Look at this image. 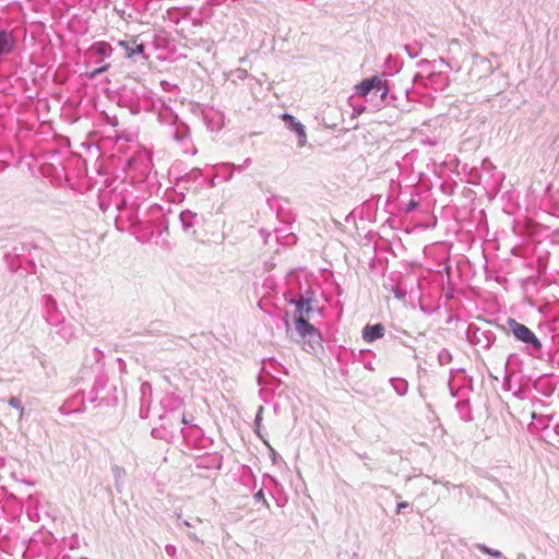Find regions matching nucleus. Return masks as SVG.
Returning a JSON list of instances; mask_svg holds the SVG:
<instances>
[{
	"instance_id": "f257e3e1",
	"label": "nucleus",
	"mask_w": 559,
	"mask_h": 559,
	"mask_svg": "<svg viewBox=\"0 0 559 559\" xmlns=\"http://www.w3.org/2000/svg\"><path fill=\"white\" fill-rule=\"evenodd\" d=\"M290 304L296 306L295 331L299 336L298 342L302 343L307 352H314L321 347V334L312 324L308 322L310 313L313 312L312 299L301 296L298 299H292Z\"/></svg>"
},
{
	"instance_id": "f03ea898",
	"label": "nucleus",
	"mask_w": 559,
	"mask_h": 559,
	"mask_svg": "<svg viewBox=\"0 0 559 559\" xmlns=\"http://www.w3.org/2000/svg\"><path fill=\"white\" fill-rule=\"evenodd\" d=\"M160 427L152 430V436L157 439L175 442L179 438L189 439L190 432L197 430L195 426H188L182 413L169 412L160 416Z\"/></svg>"
},
{
	"instance_id": "7ed1b4c3",
	"label": "nucleus",
	"mask_w": 559,
	"mask_h": 559,
	"mask_svg": "<svg viewBox=\"0 0 559 559\" xmlns=\"http://www.w3.org/2000/svg\"><path fill=\"white\" fill-rule=\"evenodd\" d=\"M43 318L45 321L55 328H58L57 333L66 341L75 337V326L66 323V317L59 310L56 299L51 295L43 297Z\"/></svg>"
},
{
	"instance_id": "20e7f679",
	"label": "nucleus",
	"mask_w": 559,
	"mask_h": 559,
	"mask_svg": "<svg viewBox=\"0 0 559 559\" xmlns=\"http://www.w3.org/2000/svg\"><path fill=\"white\" fill-rule=\"evenodd\" d=\"M356 94L360 97H365L367 102H373L374 108L379 109L388 104V82L380 76H371L356 85Z\"/></svg>"
},
{
	"instance_id": "39448f33",
	"label": "nucleus",
	"mask_w": 559,
	"mask_h": 559,
	"mask_svg": "<svg viewBox=\"0 0 559 559\" xmlns=\"http://www.w3.org/2000/svg\"><path fill=\"white\" fill-rule=\"evenodd\" d=\"M507 326L515 340L524 344V350L530 356L544 359L542 342L531 329L518 322L515 319H508Z\"/></svg>"
},
{
	"instance_id": "423d86ee",
	"label": "nucleus",
	"mask_w": 559,
	"mask_h": 559,
	"mask_svg": "<svg viewBox=\"0 0 559 559\" xmlns=\"http://www.w3.org/2000/svg\"><path fill=\"white\" fill-rule=\"evenodd\" d=\"M117 209L120 212V218L126 217L132 227H141L142 221L138 216L139 205L136 203L128 204L126 200H122Z\"/></svg>"
},
{
	"instance_id": "0eeeda50",
	"label": "nucleus",
	"mask_w": 559,
	"mask_h": 559,
	"mask_svg": "<svg viewBox=\"0 0 559 559\" xmlns=\"http://www.w3.org/2000/svg\"><path fill=\"white\" fill-rule=\"evenodd\" d=\"M15 46V37L8 29H0V60L12 53Z\"/></svg>"
},
{
	"instance_id": "6e6552de",
	"label": "nucleus",
	"mask_w": 559,
	"mask_h": 559,
	"mask_svg": "<svg viewBox=\"0 0 559 559\" xmlns=\"http://www.w3.org/2000/svg\"><path fill=\"white\" fill-rule=\"evenodd\" d=\"M283 120L285 121L286 126L292 131L297 133V135L299 138V145H304L306 142V138H307L304 124L301 122L297 121L295 119V117H293L289 114H284Z\"/></svg>"
},
{
	"instance_id": "1a4fd4ad",
	"label": "nucleus",
	"mask_w": 559,
	"mask_h": 559,
	"mask_svg": "<svg viewBox=\"0 0 559 559\" xmlns=\"http://www.w3.org/2000/svg\"><path fill=\"white\" fill-rule=\"evenodd\" d=\"M384 326L381 323L366 325L362 330V338L370 343L384 336Z\"/></svg>"
},
{
	"instance_id": "9d476101",
	"label": "nucleus",
	"mask_w": 559,
	"mask_h": 559,
	"mask_svg": "<svg viewBox=\"0 0 559 559\" xmlns=\"http://www.w3.org/2000/svg\"><path fill=\"white\" fill-rule=\"evenodd\" d=\"M171 136L178 143L186 144V142H188L190 139V130L186 123L176 122L174 126Z\"/></svg>"
},
{
	"instance_id": "9b49d317",
	"label": "nucleus",
	"mask_w": 559,
	"mask_h": 559,
	"mask_svg": "<svg viewBox=\"0 0 559 559\" xmlns=\"http://www.w3.org/2000/svg\"><path fill=\"white\" fill-rule=\"evenodd\" d=\"M90 52L99 57H109L112 53V47L106 41H97L91 46Z\"/></svg>"
},
{
	"instance_id": "f8f14e48",
	"label": "nucleus",
	"mask_w": 559,
	"mask_h": 559,
	"mask_svg": "<svg viewBox=\"0 0 559 559\" xmlns=\"http://www.w3.org/2000/svg\"><path fill=\"white\" fill-rule=\"evenodd\" d=\"M456 411L464 421L473 420L472 409L468 400H462L456 403Z\"/></svg>"
},
{
	"instance_id": "ddd939ff",
	"label": "nucleus",
	"mask_w": 559,
	"mask_h": 559,
	"mask_svg": "<svg viewBox=\"0 0 559 559\" xmlns=\"http://www.w3.org/2000/svg\"><path fill=\"white\" fill-rule=\"evenodd\" d=\"M390 383L394 391L400 395L403 396L408 391V382L405 379L402 378H392L390 380Z\"/></svg>"
},
{
	"instance_id": "4468645a",
	"label": "nucleus",
	"mask_w": 559,
	"mask_h": 559,
	"mask_svg": "<svg viewBox=\"0 0 559 559\" xmlns=\"http://www.w3.org/2000/svg\"><path fill=\"white\" fill-rule=\"evenodd\" d=\"M120 45L124 47V49L127 50L128 57L142 55L144 52L143 44H136L135 41H133L132 45H130L127 41H120Z\"/></svg>"
},
{
	"instance_id": "2eb2a0df",
	"label": "nucleus",
	"mask_w": 559,
	"mask_h": 559,
	"mask_svg": "<svg viewBox=\"0 0 559 559\" xmlns=\"http://www.w3.org/2000/svg\"><path fill=\"white\" fill-rule=\"evenodd\" d=\"M195 213L186 210L180 213V221L185 230L191 228L194 224Z\"/></svg>"
},
{
	"instance_id": "dca6fc26",
	"label": "nucleus",
	"mask_w": 559,
	"mask_h": 559,
	"mask_svg": "<svg viewBox=\"0 0 559 559\" xmlns=\"http://www.w3.org/2000/svg\"><path fill=\"white\" fill-rule=\"evenodd\" d=\"M112 473H114V477L116 479V488H117L118 491H120L121 490L122 480H123V477L126 475V471L122 467L115 466V467H112Z\"/></svg>"
},
{
	"instance_id": "f3484780",
	"label": "nucleus",
	"mask_w": 559,
	"mask_h": 559,
	"mask_svg": "<svg viewBox=\"0 0 559 559\" xmlns=\"http://www.w3.org/2000/svg\"><path fill=\"white\" fill-rule=\"evenodd\" d=\"M475 547L477 549H479L481 552H484L486 555H489L491 557L499 558V559L503 558V555H502L501 551L492 549V548H489V547H487L484 544H476Z\"/></svg>"
},
{
	"instance_id": "a211bd4d",
	"label": "nucleus",
	"mask_w": 559,
	"mask_h": 559,
	"mask_svg": "<svg viewBox=\"0 0 559 559\" xmlns=\"http://www.w3.org/2000/svg\"><path fill=\"white\" fill-rule=\"evenodd\" d=\"M251 164V158H246L243 164L235 165L231 163H223L219 167L231 168L233 170L242 171Z\"/></svg>"
},
{
	"instance_id": "6ab92c4d",
	"label": "nucleus",
	"mask_w": 559,
	"mask_h": 559,
	"mask_svg": "<svg viewBox=\"0 0 559 559\" xmlns=\"http://www.w3.org/2000/svg\"><path fill=\"white\" fill-rule=\"evenodd\" d=\"M177 519L179 521L177 524L178 527H180L181 525L187 526V527H194L195 524L202 523V519H200V518H195L192 522H189L187 520L181 521L180 514H177Z\"/></svg>"
},
{
	"instance_id": "aec40b11",
	"label": "nucleus",
	"mask_w": 559,
	"mask_h": 559,
	"mask_svg": "<svg viewBox=\"0 0 559 559\" xmlns=\"http://www.w3.org/2000/svg\"><path fill=\"white\" fill-rule=\"evenodd\" d=\"M234 80L243 81L248 78V71L241 68L236 69L231 72Z\"/></svg>"
},
{
	"instance_id": "412c9836",
	"label": "nucleus",
	"mask_w": 559,
	"mask_h": 559,
	"mask_svg": "<svg viewBox=\"0 0 559 559\" xmlns=\"http://www.w3.org/2000/svg\"><path fill=\"white\" fill-rule=\"evenodd\" d=\"M8 403H9L10 406H12V407H14L16 409H20L21 411V415L23 414L24 408H23L19 397L12 396V397L9 399Z\"/></svg>"
},
{
	"instance_id": "4be33fe9",
	"label": "nucleus",
	"mask_w": 559,
	"mask_h": 559,
	"mask_svg": "<svg viewBox=\"0 0 559 559\" xmlns=\"http://www.w3.org/2000/svg\"><path fill=\"white\" fill-rule=\"evenodd\" d=\"M262 414H263V406H260L257 412L255 418H254V426L257 427L258 433H259V428H260L261 421H262Z\"/></svg>"
},
{
	"instance_id": "5701e85b",
	"label": "nucleus",
	"mask_w": 559,
	"mask_h": 559,
	"mask_svg": "<svg viewBox=\"0 0 559 559\" xmlns=\"http://www.w3.org/2000/svg\"><path fill=\"white\" fill-rule=\"evenodd\" d=\"M253 498L257 500V501H262L263 504L266 507V508H270V504L269 502L266 501L265 497H264V492L262 489H260L258 492L254 493Z\"/></svg>"
},
{
	"instance_id": "b1692460",
	"label": "nucleus",
	"mask_w": 559,
	"mask_h": 559,
	"mask_svg": "<svg viewBox=\"0 0 559 559\" xmlns=\"http://www.w3.org/2000/svg\"><path fill=\"white\" fill-rule=\"evenodd\" d=\"M419 203L415 199H411L409 202L406 204L405 213H411L414 210L418 207Z\"/></svg>"
},
{
	"instance_id": "393cba45",
	"label": "nucleus",
	"mask_w": 559,
	"mask_h": 559,
	"mask_svg": "<svg viewBox=\"0 0 559 559\" xmlns=\"http://www.w3.org/2000/svg\"><path fill=\"white\" fill-rule=\"evenodd\" d=\"M405 50L407 51L411 58H416L419 55V49L411 45H406Z\"/></svg>"
},
{
	"instance_id": "a878e982",
	"label": "nucleus",
	"mask_w": 559,
	"mask_h": 559,
	"mask_svg": "<svg viewBox=\"0 0 559 559\" xmlns=\"http://www.w3.org/2000/svg\"><path fill=\"white\" fill-rule=\"evenodd\" d=\"M165 551H166V554H167L169 557H171V558H176V555H177V548H176L174 545H171V544H167V545L165 546Z\"/></svg>"
},
{
	"instance_id": "bb28decb",
	"label": "nucleus",
	"mask_w": 559,
	"mask_h": 559,
	"mask_svg": "<svg viewBox=\"0 0 559 559\" xmlns=\"http://www.w3.org/2000/svg\"><path fill=\"white\" fill-rule=\"evenodd\" d=\"M108 68H109V64H105V66H103V67H100V68H98V69H95V70L92 72L91 76H92V78H95L96 75H98V74H100V73H103V72L107 71V70H108Z\"/></svg>"
},
{
	"instance_id": "cd10ccee",
	"label": "nucleus",
	"mask_w": 559,
	"mask_h": 559,
	"mask_svg": "<svg viewBox=\"0 0 559 559\" xmlns=\"http://www.w3.org/2000/svg\"><path fill=\"white\" fill-rule=\"evenodd\" d=\"M409 508V503L404 501V502H399L397 503V507H396V512L397 513H402L404 511V509H407Z\"/></svg>"
},
{
	"instance_id": "c85d7f7f",
	"label": "nucleus",
	"mask_w": 559,
	"mask_h": 559,
	"mask_svg": "<svg viewBox=\"0 0 559 559\" xmlns=\"http://www.w3.org/2000/svg\"><path fill=\"white\" fill-rule=\"evenodd\" d=\"M187 535H188L189 539H191L192 542L203 545V540L200 539L194 533L189 532Z\"/></svg>"
},
{
	"instance_id": "c756f323",
	"label": "nucleus",
	"mask_w": 559,
	"mask_h": 559,
	"mask_svg": "<svg viewBox=\"0 0 559 559\" xmlns=\"http://www.w3.org/2000/svg\"><path fill=\"white\" fill-rule=\"evenodd\" d=\"M148 211L152 215H156L160 213L162 209L158 205L154 204L150 207Z\"/></svg>"
},
{
	"instance_id": "7c9ffc66",
	"label": "nucleus",
	"mask_w": 559,
	"mask_h": 559,
	"mask_svg": "<svg viewBox=\"0 0 559 559\" xmlns=\"http://www.w3.org/2000/svg\"><path fill=\"white\" fill-rule=\"evenodd\" d=\"M394 295H395L396 298L403 299L405 297L406 293L401 290V289H399V288H396V289H394Z\"/></svg>"
},
{
	"instance_id": "2f4dec72",
	"label": "nucleus",
	"mask_w": 559,
	"mask_h": 559,
	"mask_svg": "<svg viewBox=\"0 0 559 559\" xmlns=\"http://www.w3.org/2000/svg\"><path fill=\"white\" fill-rule=\"evenodd\" d=\"M151 390V385L148 383H143L142 386H141V391L142 393L144 394L146 391H150Z\"/></svg>"
},
{
	"instance_id": "473e14b6",
	"label": "nucleus",
	"mask_w": 559,
	"mask_h": 559,
	"mask_svg": "<svg viewBox=\"0 0 559 559\" xmlns=\"http://www.w3.org/2000/svg\"><path fill=\"white\" fill-rule=\"evenodd\" d=\"M516 559H527L526 556L524 554H519L516 556Z\"/></svg>"
},
{
	"instance_id": "72a5a7b5",
	"label": "nucleus",
	"mask_w": 559,
	"mask_h": 559,
	"mask_svg": "<svg viewBox=\"0 0 559 559\" xmlns=\"http://www.w3.org/2000/svg\"><path fill=\"white\" fill-rule=\"evenodd\" d=\"M449 385H451V383H450ZM450 390H451V394H452L453 396H456V395H457V393L455 392V390H453V388H452V386H450Z\"/></svg>"
},
{
	"instance_id": "f704fd0d",
	"label": "nucleus",
	"mask_w": 559,
	"mask_h": 559,
	"mask_svg": "<svg viewBox=\"0 0 559 559\" xmlns=\"http://www.w3.org/2000/svg\"><path fill=\"white\" fill-rule=\"evenodd\" d=\"M116 225H117V228H118L119 230H124V228H123V227H119V225H118V219L116 221Z\"/></svg>"
},
{
	"instance_id": "c9c22d12",
	"label": "nucleus",
	"mask_w": 559,
	"mask_h": 559,
	"mask_svg": "<svg viewBox=\"0 0 559 559\" xmlns=\"http://www.w3.org/2000/svg\"><path fill=\"white\" fill-rule=\"evenodd\" d=\"M285 324H286V328H287V331H288L289 330V322H288L287 319L285 320Z\"/></svg>"
},
{
	"instance_id": "e433bc0d",
	"label": "nucleus",
	"mask_w": 559,
	"mask_h": 559,
	"mask_svg": "<svg viewBox=\"0 0 559 559\" xmlns=\"http://www.w3.org/2000/svg\"><path fill=\"white\" fill-rule=\"evenodd\" d=\"M94 352L97 353L98 355H103L100 350H98V348H94Z\"/></svg>"
},
{
	"instance_id": "4c0bfd02",
	"label": "nucleus",
	"mask_w": 559,
	"mask_h": 559,
	"mask_svg": "<svg viewBox=\"0 0 559 559\" xmlns=\"http://www.w3.org/2000/svg\"><path fill=\"white\" fill-rule=\"evenodd\" d=\"M241 63L246 61V57L240 58L239 60Z\"/></svg>"
}]
</instances>
